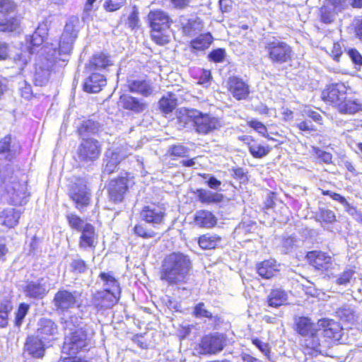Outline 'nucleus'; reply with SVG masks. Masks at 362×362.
Wrapping results in <instances>:
<instances>
[{"label":"nucleus","instance_id":"obj_20","mask_svg":"<svg viewBox=\"0 0 362 362\" xmlns=\"http://www.w3.org/2000/svg\"><path fill=\"white\" fill-rule=\"evenodd\" d=\"M59 334L57 325L52 320L42 318L38 322L37 337L44 340L55 339Z\"/></svg>","mask_w":362,"mask_h":362},{"label":"nucleus","instance_id":"obj_37","mask_svg":"<svg viewBox=\"0 0 362 362\" xmlns=\"http://www.w3.org/2000/svg\"><path fill=\"white\" fill-rule=\"evenodd\" d=\"M101 127L100 124L93 119H88L83 122L78 127V134L82 137H86L90 134H98L100 131Z\"/></svg>","mask_w":362,"mask_h":362},{"label":"nucleus","instance_id":"obj_24","mask_svg":"<svg viewBox=\"0 0 362 362\" xmlns=\"http://www.w3.org/2000/svg\"><path fill=\"white\" fill-rule=\"evenodd\" d=\"M106 78L103 74L93 73L83 83V90L88 93H96L106 86Z\"/></svg>","mask_w":362,"mask_h":362},{"label":"nucleus","instance_id":"obj_38","mask_svg":"<svg viewBox=\"0 0 362 362\" xmlns=\"http://www.w3.org/2000/svg\"><path fill=\"white\" fill-rule=\"evenodd\" d=\"M248 150L255 158H262L270 152L269 146H262L254 140L247 142Z\"/></svg>","mask_w":362,"mask_h":362},{"label":"nucleus","instance_id":"obj_6","mask_svg":"<svg viewBox=\"0 0 362 362\" xmlns=\"http://www.w3.org/2000/svg\"><path fill=\"white\" fill-rule=\"evenodd\" d=\"M194 118V129L199 134L206 135L223 127V122L218 117L197 110Z\"/></svg>","mask_w":362,"mask_h":362},{"label":"nucleus","instance_id":"obj_33","mask_svg":"<svg viewBox=\"0 0 362 362\" xmlns=\"http://www.w3.org/2000/svg\"><path fill=\"white\" fill-rule=\"evenodd\" d=\"M287 298V294L284 290L281 288L273 289L267 297L268 305L276 308L285 303Z\"/></svg>","mask_w":362,"mask_h":362},{"label":"nucleus","instance_id":"obj_1","mask_svg":"<svg viewBox=\"0 0 362 362\" xmlns=\"http://www.w3.org/2000/svg\"><path fill=\"white\" fill-rule=\"evenodd\" d=\"M192 271L189 257L182 252H174L164 258L160 270V279L170 286L180 288L187 284Z\"/></svg>","mask_w":362,"mask_h":362},{"label":"nucleus","instance_id":"obj_19","mask_svg":"<svg viewBox=\"0 0 362 362\" xmlns=\"http://www.w3.org/2000/svg\"><path fill=\"white\" fill-rule=\"evenodd\" d=\"M318 332L322 331V334L326 338L339 339L341 337L342 328L340 324L333 320L321 319L317 322Z\"/></svg>","mask_w":362,"mask_h":362},{"label":"nucleus","instance_id":"obj_31","mask_svg":"<svg viewBox=\"0 0 362 362\" xmlns=\"http://www.w3.org/2000/svg\"><path fill=\"white\" fill-rule=\"evenodd\" d=\"M112 64L110 57L103 53H98L91 58L88 68L90 71L103 70Z\"/></svg>","mask_w":362,"mask_h":362},{"label":"nucleus","instance_id":"obj_32","mask_svg":"<svg viewBox=\"0 0 362 362\" xmlns=\"http://www.w3.org/2000/svg\"><path fill=\"white\" fill-rule=\"evenodd\" d=\"M257 272L264 279H270L279 271L276 260L267 259L259 263L257 266Z\"/></svg>","mask_w":362,"mask_h":362},{"label":"nucleus","instance_id":"obj_55","mask_svg":"<svg viewBox=\"0 0 362 362\" xmlns=\"http://www.w3.org/2000/svg\"><path fill=\"white\" fill-rule=\"evenodd\" d=\"M29 305L25 303L20 304L17 313L16 314V325L19 327L21 325L23 320L28 313Z\"/></svg>","mask_w":362,"mask_h":362},{"label":"nucleus","instance_id":"obj_3","mask_svg":"<svg viewBox=\"0 0 362 362\" xmlns=\"http://www.w3.org/2000/svg\"><path fill=\"white\" fill-rule=\"evenodd\" d=\"M148 21L151 28L152 40L159 45H165L170 41V25L173 20L168 13L160 9L151 11Z\"/></svg>","mask_w":362,"mask_h":362},{"label":"nucleus","instance_id":"obj_43","mask_svg":"<svg viewBox=\"0 0 362 362\" xmlns=\"http://www.w3.org/2000/svg\"><path fill=\"white\" fill-rule=\"evenodd\" d=\"M220 238L215 235H204L199 238V246L204 250H210L214 248L218 243H219Z\"/></svg>","mask_w":362,"mask_h":362},{"label":"nucleus","instance_id":"obj_9","mask_svg":"<svg viewBox=\"0 0 362 362\" xmlns=\"http://www.w3.org/2000/svg\"><path fill=\"white\" fill-rule=\"evenodd\" d=\"M78 22L76 18H71L66 23L64 32L62 34L59 42V47L57 50L56 48L53 49L52 55H55L58 52L59 54H69L71 49L74 40L77 37V31L76 30V23Z\"/></svg>","mask_w":362,"mask_h":362},{"label":"nucleus","instance_id":"obj_25","mask_svg":"<svg viewBox=\"0 0 362 362\" xmlns=\"http://www.w3.org/2000/svg\"><path fill=\"white\" fill-rule=\"evenodd\" d=\"M180 23L183 33L187 36L196 35L202 31L204 28L202 21L198 17L187 18L182 16L180 18Z\"/></svg>","mask_w":362,"mask_h":362},{"label":"nucleus","instance_id":"obj_23","mask_svg":"<svg viewBox=\"0 0 362 362\" xmlns=\"http://www.w3.org/2000/svg\"><path fill=\"white\" fill-rule=\"evenodd\" d=\"M228 88L230 93L237 100L246 98L250 93L248 86L241 78L238 77L230 78Z\"/></svg>","mask_w":362,"mask_h":362},{"label":"nucleus","instance_id":"obj_48","mask_svg":"<svg viewBox=\"0 0 362 362\" xmlns=\"http://www.w3.org/2000/svg\"><path fill=\"white\" fill-rule=\"evenodd\" d=\"M67 220L69 222V226L78 231L82 230L85 225L87 223H85L83 219H81L79 216L74 214H69L67 215Z\"/></svg>","mask_w":362,"mask_h":362},{"label":"nucleus","instance_id":"obj_64","mask_svg":"<svg viewBox=\"0 0 362 362\" xmlns=\"http://www.w3.org/2000/svg\"><path fill=\"white\" fill-rule=\"evenodd\" d=\"M9 56L8 45L4 42L0 41V61L6 60Z\"/></svg>","mask_w":362,"mask_h":362},{"label":"nucleus","instance_id":"obj_56","mask_svg":"<svg viewBox=\"0 0 362 362\" xmlns=\"http://www.w3.org/2000/svg\"><path fill=\"white\" fill-rule=\"evenodd\" d=\"M248 126L256 130L259 134H260L263 136L270 139L267 134V129L263 123L257 120H251L248 122Z\"/></svg>","mask_w":362,"mask_h":362},{"label":"nucleus","instance_id":"obj_50","mask_svg":"<svg viewBox=\"0 0 362 362\" xmlns=\"http://www.w3.org/2000/svg\"><path fill=\"white\" fill-rule=\"evenodd\" d=\"M125 3L126 0H105L103 7L106 11L113 12L119 9Z\"/></svg>","mask_w":362,"mask_h":362},{"label":"nucleus","instance_id":"obj_52","mask_svg":"<svg viewBox=\"0 0 362 362\" xmlns=\"http://www.w3.org/2000/svg\"><path fill=\"white\" fill-rule=\"evenodd\" d=\"M193 313L196 317L211 319L213 317L211 313L206 309L205 305L203 303H199L194 307Z\"/></svg>","mask_w":362,"mask_h":362},{"label":"nucleus","instance_id":"obj_46","mask_svg":"<svg viewBox=\"0 0 362 362\" xmlns=\"http://www.w3.org/2000/svg\"><path fill=\"white\" fill-rule=\"evenodd\" d=\"M176 99L172 94L169 97H163L159 101L160 109L165 113L171 112L176 107Z\"/></svg>","mask_w":362,"mask_h":362},{"label":"nucleus","instance_id":"obj_7","mask_svg":"<svg viewBox=\"0 0 362 362\" xmlns=\"http://www.w3.org/2000/svg\"><path fill=\"white\" fill-rule=\"evenodd\" d=\"M88 343L86 332L81 327L66 337L62 350L69 355H76L88 346Z\"/></svg>","mask_w":362,"mask_h":362},{"label":"nucleus","instance_id":"obj_59","mask_svg":"<svg viewBox=\"0 0 362 362\" xmlns=\"http://www.w3.org/2000/svg\"><path fill=\"white\" fill-rule=\"evenodd\" d=\"M203 177L205 179H208L206 182L211 189L218 190L220 188L221 182L218 180L215 177L209 175H204Z\"/></svg>","mask_w":362,"mask_h":362},{"label":"nucleus","instance_id":"obj_62","mask_svg":"<svg viewBox=\"0 0 362 362\" xmlns=\"http://www.w3.org/2000/svg\"><path fill=\"white\" fill-rule=\"evenodd\" d=\"M296 127L303 132H313L315 131V126L310 121H302L296 124Z\"/></svg>","mask_w":362,"mask_h":362},{"label":"nucleus","instance_id":"obj_45","mask_svg":"<svg viewBox=\"0 0 362 362\" xmlns=\"http://www.w3.org/2000/svg\"><path fill=\"white\" fill-rule=\"evenodd\" d=\"M195 113H197V110L194 109L186 110L184 113H181L178 117L180 127L183 128L189 126L194 127V118L191 116H195Z\"/></svg>","mask_w":362,"mask_h":362},{"label":"nucleus","instance_id":"obj_10","mask_svg":"<svg viewBox=\"0 0 362 362\" xmlns=\"http://www.w3.org/2000/svg\"><path fill=\"white\" fill-rule=\"evenodd\" d=\"M129 155L130 153H127V148L124 146L108 148L105 153L102 176L105 177L106 175H109L115 172L120 162L127 158Z\"/></svg>","mask_w":362,"mask_h":362},{"label":"nucleus","instance_id":"obj_15","mask_svg":"<svg viewBox=\"0 0 362 362\" xmlns=\"http://www.w3.org/2000/svg\"><path fill=\"white\" fill-rule=\"evenodd\" d=\"M346 87L343 83L329 85L322 91V99L337 108L339 105L346 99Z\"/></svg>","mask_w":362,"mask_h":362},{"label":"nucleus","instance_id":"obj_22","mask_svg":"<svg viewBox=\"0 0 362 362\" xmlns=\"http://www.w3.org/2000/svg\"><path fill=\"white\" fill-rule=\"evenodd\" d=\"M81 232L78 247L82 250L94 249L98 243V235L95 228L90 223H86Z\"/></svg>","mask_w":362,"mask_h":362},{"label":"nucleus","instance_id":"obj_54","mask_svg":"<svg viewBox=\"0 0 362 362\" xmlns=\"http://www.w3.org/2000/svg\"><path fill=\"white\" fill-rule=\"evenodd\" d=\"M71 268L73 272L78 274L84 273L88 269L86 263L81 259H73L71 263Z\"/></svg>","mask_w":362,"mask_h":362},{"label":"nucleus","instance_id":"obj_63","mask_svg":"<svg viewBox=\"0 0 362 362\" xmlns=\"http://www.w3.org/2000/svg\"><path fill=\"white\" fill-rule=\"evenodd\" d=\"M303 115L312 118L313 121L319 124H322V117L320 115V114L318 113L317 112H315L310 109H305L303 110Z\"/></svg>","mask_w":362,"mask_h":362},{"label":"nucleus","instance_id":"obj_21","mask_svg":"<svg viewBox=\"0 0 362 362\" xmlns=\"http://www.w3.org/2000/svg\"><path fill=\"white\" fill-rule=\"evenodd\" d=\"M20 151V144L12 139L11 136H6L0 140V154L4 155L6 160H11L19 154Z\"/></svg>","mask_w":362,"mask_h":362},{"label":"nucleus","instance_id":"obj_8","mask_svg":"<svg viewBox=\"0 0 362 362\" xmlns=\"http://www.w3.org/2000/svg\"><path fill=\"white\" fill-rule=\"evenodd\" d=\"M101 152L99 141L95 139H83L77 149V156L81 163H88L97 160Z\"/></svg>","mask_w":362,"mask_h":362},{"label":"nucleus","instance_id":"obj_49","mask_svg":"<svg viewBox=\"0 0 362 362\" xmlns=\"http://www.w3.org/2000/svg\"><path fill=\"white\" fill-rule=\"evenodd\" d=\"M139 11L136 6H134L132 11L127 18V25L129 28L134 30L139 26Z\"/></svg>","mask_w":362,"mask_h":362},{"label":"nucleus","instance_id":"obj_16","mask_svg":"<svg viewBox=\"0 0 362 362\" xmlns=\"http://www.w3.org/2000/svg\"><path fill=\"white\" fill-rule=\"evenodd\" d=\"M119 294L103 289L93 294L91 303L97 309L110 308L118 300Z\"/></svg>","mask_w":362,"mask_h":362},{"label":"nucleus","instance_id":"obj_17","mask_svg":"<svg viewBox=\"0 0 362 362\" xmlns=\"http://www.w3.org/2000/svg\"><path fill=\"white\" fill-rule=\"evenodd\" d=\"M306 258L309 264L318 270H329L336 264L330 256L322 251L308 252Z\"/></svg>","mask_w":362,"mask_h":362},{"label":"nucleus","instance_id":"obj_14","mask_svg":"<svg viewBox=\"0 0 362 362\" xmlns=\"http://www.w3.org/2000/svg\"><path fill=\"white\" fill-rule=\"evenodd\" d=\"M129 179L127 175L121 176L117 179L112 180L107 188L108 197L110 201L114 203L121 202L124 195L128 189Z\"/></svg>","mask_w":362,"mask_h":362},{"label":"nucleus","instance_id":"obj_39","mask_svg":"<svg viewBox=\"0 0 362 362\" xmlns=\"http://www.w3.org/2000/svg\"><path fill=\"white\" fill-rule=\"evenodd\" d=\"M336 13L334 4L332 1H328L320 8L321 21L326 24H329L334 21Z\"/></svg>","mask_w":362,"mask_h":362},{"label":"nucleus","instance_id":"obj_29","mask_svg":"<svg viewBox=\"0 0 362 362\" xmlns=\"http://www.w3.org/2000/svg\"><path fill=\"white\" fill-rule=\"evenodd\" d=\"M128 88L131 92L148 97L153 94L154 88L146 80H129Z\"/></svg>","mask_w":362,"mask_h":362},{"label":"nucleus","instance_id":"obj_41","mask_svg":"<svg viewBox=\"0 0 362 362\" xmlns=\"http://www.w3.org/2000/svg\"><path fill=\"white\" fill-rule=\"evenodd\" d=\"M12 308V303L8 299H4L0 302V327H4L7 325L8 315Z\"/></svg>","mask_w":362,"mask_h":362},{"label":"nucleus","instance_id":"obj_11","mask_svg":"<svg viewBox=\"0 0 362 362\" xmlns=\"http://www.w3.org/2000/svg\"><path fill=\"white\" fill-rule=\"evenodd\" d=\"M16 5L12 0H0V31L13 32L20 27V21L16 17L7 18L13 12Z\"/></svg>","mask_w":362,"mask_h":362},{"label":"nucleus","instance_id":"obj_30","mask_svg":"<svg viewBox=\"0 0 362 362\" xmlns=\"http://www.w3.org/2000/svg\"><path fill=\"white\" fill-rule=\"evenodd\" d=\"M216 216L209 211H198L194 216V223L200 228H212L216 224Z\"/></svg>","mask_w":362,"mask_h":362},{"label":"nucleus","instance_id":"obj_5","mask_svg":"<svg viewBox=\"0 0 362 362\" xmlns=\"http://www.w3.org/2000/svg\"><path fill=\"white\" fill-rule=\"evenodd\" d=\"M82 293L79 291H70L60 289L54 295L52 303L57 311L64 313L76 306L80 308Z\"/></svg>","mask_w":362,"mask_h":362},{"label":"nucleus","instance_id":"obj_36","mask_svg":"<svg viewBox=\"0 0 362 362\" xmlns=\"http://www.w3.org/2000/svg\"><path fill=\"white\" fill-rule=\"evenodd\" d=\"M212 42L213 37L211 33L202 34L190 42V47L192 49L203 51L207 49Z\"/></svg>","mask_w":362,"mask_h":362},{"label":"nucleus","instance_id":"obj_61","mask_svg":"<svg viewBox=\"0 0 362 362\" xmlns=\"http://www.w3.org/2000/svg\"><path fill=\"white\" fill-rule=\"evenodd\" d=\"M316 155L319 159L325 163H331L332 160V155L330 153L324 151L322 150L317 149L316 151Z\"/></svg>","mask_w":362,"mask_h":362},{"label":"nucleus","instance_id":"obj_44","mask_svg":"<svg viewBox=\"0 0 362 362\" xmlns=\"http://www.w3.org/2000/svg\"><path fill=\"white\" fill-rule=\"evenodd\" d=\"M30 50L21 51L17 54L13 59L15 64L20 70H23L28 62L30 60V54L34 52L33 47H29Z\"/></svg>","mask_w":362,"mask_h":362},{"label":"nucleus","instance_id":"obj_58","mask_svg":"<svg viewBox=\"0 0 362 362\" xmlns=\"http://www.w3.org/2000/svg\"><path fill=\"white\" fill-rule=\"evenodd\" d=\"M226 55L225 49L221 48H218L216 49L213 50L208 55V58L210 61L214 62H223Z\"/></svg>","mask_w":362,"mask_h":362},{"label":"nucleus","instance_id":"obj_26","mask_svg":"<svg viewBox=\"0 0 362 362\" xmlns=\"http://www.w3.org/2000/svg\"><path fill=\"white\" fill-rule=\"evenodd\" d=\"M122 106L126 109L131 110L135 113H140L147 108V104L142 100L132 95H124L120 97Z\"/></svg>","mask_w":362,"mask_h":362},{"label":"nucleus","instance_id":"obj_28","mask_svg":"<svg viewBox=\"0 0 362 362\" xmlns=\"http://www.w3.org/2000/svg\"><path fill=\"white\" fill-rule=\"evenodd\" d=\"M42 279L37 281L28 282L24 288L25 296L33 298H42L48 292L46 286L42 283Z\"/></svg>","mask_w":362,"mask_h":362},{"label":"nucleus","instance_id":"obj_4","mask_svg":"<svg viewBox=\"0 0 362 362\" xmlns=\"http://www.w3.org/2000/svg\"><path fill=\"white\" fill-rule=\"evenodd\" d=\"M264 49L269 59L272 62L278 64H283L289 61L293 53L291 47L286 42L276 37L266 40Z\"/></svg>","mask_w":362,"mask_h":362},{"label":"nucleus","instance_id":"obj_51","mask_svg":"<svg viewBox=\"0 0 362 362\" xmlns=\"http://www.w3.org/2000/svg\"><path fill=\"white\" fill-rule=\"evenodd\" d=\"M134 232L136 235L146 239L153 238L156 235L154 231L146 230V228L141 224H137L134 226Z\"/></svg>","mask_w":362,"mask_h":362},{"label":"nucleus","instance_id":"obj_13","mask_svg":"<svg viewBox=\"0 0 362 362\" xmlns=\"http://www.w3.org/2000/svg\"><path fill=\"white\" fill-rule=\"evenodd\" d=\"M69 194L76 204V208L80 210L90 204V193L84 180H80L78 182L72 185Z\"/></svg>","mask_w":362,"mask_h":362},{"label":"nucleus","instance_id":"obj_27","mask_svg":"<svg viewBox=\"0 0 362 362\" xmlns=\"http://www.w3.org/2000/svg\"><path fill=\"white\" fill-rule=\"evenodd\" d=\"M25 350L35 358H42L45 353V345L37 337L30 336L26 339Z\"/></svg>","mask_w":362,"mask_h":362},{"label":"nucleus","instance_id":"obj_42","mask_svg":"<svg viewBox=\"0 0 362 362\" xmlns=\"http://www.w3.org/2000/svg\"><path fill=\"white\" fill-rule=\"evenodd\" d=\"M198 197L202 202L212 203L220 202L222 199V195L205 189H199Z\"/></svg>","mask_w":362,"mask_h":362},{"label":"nucleus","instance_id":"obj_18","mask_svg":"<svg viewBox=\"0 0 362 362\" xmlns=\"http://www.w3.org/2000/svg\"><path fill=\"white\" fill-rule=\"evenodd\" d=\"M164 216V209L156 204L144 206L141 211V218L146 223L152 224L154 227L163 223Z\"/></svg>","mask_w":362,"mask_h":362},{"label":"nucleus","instance_id":"obj_34","mask_svg":"<svg viewBox=\"0 0 362 362\" xmlns=\"http://www.w3.org/2000/svg\"><path fill=\"white\" fill-rule=\"evenodd\" d=\"M337 109L341 113L354 114L362 110V103L357 100L346 98L341 101Z\"/></svg>","mask_w":362,"mask_h":362},{"label":"nucleus","instance_id":"obj_57","mask_svg":"<svg viewBox=\"0 0 362 362\" xmlns=\"http://www.w3.org/2000/svg\"><path fill=\"white\" fill-rule=\"evenodd\" d=\"M188 152H189V149L182 145H174V146H171L168 150V153L171 156H177V157L187 156Z\"/></svg>","mask_w":362,"mask_h":362},{"label":"nucleus","instance_id":"obj_60","mask_svg":"<svg viewBox=\"0 0 362 362\" xmlns=\"http://www.w3.org/2000/svg\"><path fill=\"white\" fill-rule=\"evenodd\" d=\"M348 54L355 64L362 65V56L356 49H350Z\"/></svg>","mask_w":362,"mask_h":362},{"label":"nucleus","instance_id":"obj_2","mask_svg":"<svg viewBox=\"0 0 362 362\" xmlns=\"http://www.w3.org/2000/svg\"><path fill=\"white\" fill-rule=\"evenodd\" d=\"M295 330L300 335L305 337L302 346L308 354H320L325 346L324 341H320L317 324L313 323L308 317L298 316L294 319Z\"/></svg>","mask_w":362,"mask_h":362},{"label":"nucleus","instance_id":"obj_40","mask_svg":"<svg viewBox=\"0 0 362 362\" xmlns=\"http://www.w3.org/2000/svg\"><path fill=\"white\" fill-rule=\"evenodd\" d=\"M99 277L104 282V289L119 294L120 288L119 283L110 273L102 272L100 274Z\"/></svg>","mask_w":362,"mask_h":362},{"label":"nucleus","instance_id":"obj_12","mask_svg":"<svg viewBox=\"0 0 362 362\" xmlns=\"http://www.w3.org/2000/svg\"><path fill=\"white\" fill-rule=\"evenodd\" d=\"M226 339L223 334L215 333L202 337L199 343L200 354H216L226 346Z\"/></svg>","mask_w":362,"mask_h":362},{"label":"nucleus","instance_id":"obj_53","mask_svg":"<svg viewBox=\"0 0 362 362\" xmlns=\"http://www.w3.org/2000/svg\"><path fill=\"white\" fill-rule=\"evenodd\" d=\"M354 273H355V272L354 269H350V268L346 269L337 279V280H336L337 284L344 285V286L347 285L350 282V280L352 278Z\"/></svg>","mask_w":362,"mask_h":362},{"label":"nucleus","instance_id":"obj_35","mask_svg":"<svg viewBox=\"0 0 362 362\" xmlns=\"http://www.w3.org/2000/svg\"><path fill=\"white\" fill-rule=\"evenodd\" d=\"M20 213L13 209L4 210L0 215V221L1 224L8 227L13 228L18 222Z\"/></svg>","mask_w":362,"mask_h":362},{"label":"nucleus","instance_id":"obj_47","mask_svg":"<svg viewBox=\"0 0 362 362\" xmlns=\"http://www.w3.org/2000/svg\"><path fill=\"white\" fill-rule=\"evenodd\" d=\"M316 220L317 221H323L327 223H332L336 221V216L330 209L320 208L316 215Z\"/></svg>","mask_w":362,"mask_h":362}]
</instances>
